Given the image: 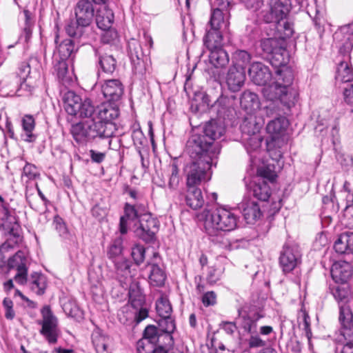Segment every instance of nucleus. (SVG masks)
Returning a JSON list of instances; mask_svg holds the SVG:
<instances>
[{"mask_svg": "<svg viewBox=\"0 0 353 353\" xmlns=\"http://www.w3.org/2000/svg\"><path fill=\"white\" fill-rule=\"evenodd\" d=\"M222 134V130L216 125L212 122L207 123L200 132L192 134L187 142L190 158L217 162L221 147L215 141Z\"/></svg>", "mask_w": 353, "mask_h": 353, "instance_id": "nucleus-1", "label": "nucleus"}, {"mask_svg": "<svg viewBox=\"0 0 353 353\" xmlns=\"http://www.w3.org/2000/svg\"><path fill=\"white\" fill-rule=\"evenodd\" d=\"M112 125L108 124L104 127L97 121L79 122L72 125L71 134L74 141L79 144L85 145L96 139L107 140L108 149H114L112 144Z\"/></svg>", "mask_w": 353, "mask_h": 353, "instance_id": "nucleus-2", "label": "nucleus"}, {"mask_svg": "<svg viewBox=\"0 0 353 353\" xmlns=\"http://www.w3.org/2000/svg\"><path fill=\"white\" fill-rule=\"evenodd\" d=\"M75 21H71L65 26V32L70 37L81 38L85 28L90 26L95 16V8L91 0H79L74 8Z\"/></svg>", "mask_w": 353, "mask_h": 353, "instance_id": "nucleus-3", "label": "nucleus"}, {"mask_svg": "<svg viewBox=\"0 0 353 353\" xmlns=\"http://www.w3.org/2000/svg\"><path fill=\"white\" fill-rule=\"evenodd\" d=\"M98 105L90 99H82L72 91H68L64 96V108L67 113L80 119H90L96 121Z\"/></svg>", "mask_w": 353, "mask_h": 353, "instance_id": "nucleus-4", "label": "nucleus"}, {"mask_svg": "<svg viewBox=\"0 0 353 353\" xmlns=\"http://www.w3.org/2000/svg\"><path fill=\"white\" fill-rule=\"evenodd\" d=\"M213 165L216 166V162L192 159L184 168L187 186H197L201 182L210 180L212 175L210 169Z\"/></svg>", "mask_w": 353, "mask_h": 353, "instance_id": "nucleus-5", "label": "nucleus"}, {"mask_svg": "<svg viewBox=\"0 0 353 353\" xmlns=\"http://www.w3.org/2000/svg\"><path fill=\"white\" fill-rule=\"evenodd\" d=\"M339 321L341 325L339 341L344 343L341 353H353V313L347 305L339 307Z\"/></svg>", "mask_w": 353, "mask_h": 353, "instance_id": "nucleus-6", "label": "nucleus"}, {"mask_svg": "<svg viewBox=\"0 0 353 353\" xmlns=\"http://www.w3.org/2000/svg\"><path fill=\"white\" fill-rule=\"evenodd\" d=\"M42 320L39 323L41 325L40 334L50 345L56 344L61 336L58 319L52 313L49 305H45L41 310Z\"/></svg>", "mask_w": 353, "mask_h": 353, "instance_id": "nucleus-7", "label": "nucleus"}, {"mask_svg": "<svg viewBox=\"0 0 353 353\" xmlns=\"http://www.w3.org/2000/svg\"><path fill=\"white\" fill-rule=\"evenodd\" d=\"M237 219V216L230 210L219 208L205 215L203 224H210L219 230L230 232L236 228Z\"/></svg>", "mask_w": 353, "mask_h": 353, "instance_id": "nucleus-8", "label": "nucleus"}, {"mask_svg": "<svg viewBox=\"0 0 353 353\" xmlns=\"http://www.w3.org/2000/svg\"><path fill=\"white\" fill-rule=\"evenodd\" d=\"M232 65L227 77V84L230 90L239 92L243 86V50H236L232 57Z\"/></svg>", "mask_w": 353, "mask_h": 353, "instance_id": "nucleus-9", "label": "nucleus"}, {"mask_svg": "<svg viewBox=\"0 0 353 353\" xmlns=\"http://www.w3.org/2000/svg\"><path fill=\"white\" fill-rule=\"evenodd\" d=\"M128 55L130 59L134 74L142 77L146 72L145 55L140 42L131 39L128 43Z\"/></svg>", "mask_w": 353, "mask_h": 353, "instance_id": "nucleus-10", "label": "nucleus"}, {"mask_svg": "<svg viewBox=\"0 0 353 353\" xmlns=\"http://www.w3.org/2000/svg\"><path fill=\"white\" fill-rule=\"evenodd\" d=\"M139 223V225L134 230L136 235L147 243L153 242L159 230V221L146 212Z\"/></svg>", "mask_w": 353, "mask_h": 353, "instance_id": "nucleus-11", "label": "nucleus"}, {"mask_svg": "<svg viewBox=\"0 0 353 353\" xmlns=\"http://www.w3.org/2000/svg\"><path fill=\"white\" fill-rule=\"evenodd\" d=\"M284 42L274 36V38H268L261 41V46L263 51L271 56L278 65H285L287 59L285 56L287 50L283 46Z\"/></svg>", "mask_w": 353, "mask_h": 353, "instance_id": "nucleus-12", "label": "nucleus"}, {"mask_svg": "<svg viewBox=\"0 0 353 353\" xmlns=\"http://www.w3.org/2000/svg\"><path fill=\"white\" fill-rule=\"evenodd\" d=\"M120 104L112 102H104L101 105H98L96 121L97 123L102 124L104 127L108 124L113 126L114 130L112 132V137L117 131V125L113 122L120 114L119 110Z\"/></svg>", "mask_w": 353, "mask_h": 353, "instance_id": "nucleus-13", "label": "nucleus"}, {"mask_svg": "<svg viewBox=\"0 0 353 353\" xmlns=\"http://www.w3.org/2000/svg\"><path fill=\"white\" fill-rule=\"evenodd\" d=\"M203 226L209 241L214 245L220 248L228 250L238 249L240 247L239 243H241V239H236L235 241H230L226 236L225 232H228L227 230H219L210 224H203Z\"/></svg>", "mask_w": 353, "mask_h": 353, "instance_id": "nucleus-14", "label": "nucleus"}, {"mask_svg": "<svg viewBox=\"0 0 353 353\" xmlns=\"http://www.w3.org/2000/svg\"><path fill=\"white\" fill-rule=\"evenodd\" d=\"M114 264V278L119 281L121 286L127 288L128 284L134 281V276L136 270L132 269V263L127 258L115 259Z\"/></svg>", "mask_w": 353, "mask_h": 353, "instance_id": "nucleus-15", "label": "nucleus"}, {"mask_svg": "<svg viewBox=\"0 0 353 353\" xmlns=\"http://www.w3.org/2000/svg\"><path fill=\"white\" fill-rule=\"evenodd\" d=\"M301 262V254L294 245H284L279 256V265L284 273L294 270Z\"/></svg>", "mask_w": 353, "mask_h": 353, "instance_id": "nucleus-16", "label": "nucleus"}, {"mask_svg": "<svg viewBox=\"0 0 353 353\" xmlns=\"http://www.w3.org/2000/svg\"><path fill=\"white\" fill-rule=\"evenodd\" d=\"M124 214L121 216L119 221V232L121 234L128 232V221H135L141 219L143 214L147 212V208L144 203H136L130 204L125 203L123 208Z\"/></svg>", "mask_w": 353, "mask_h": 353, "instance_id": "nucleus-17", "label": "nucleus"}, {"mask_svg": "<svg viewBox=\"0 0 353 353\" xmlns=\"http://www.w3.org/2000/svg\"><path fill=\"white\" fill-rule=\"evenodd\" d=\"M26 258L22 251H18L8 261V269H16L17 274L14 276V280L19 284L24 285L28 281V268L26 267Z\"/></svg>", "mask_w": 353, "mask_h": 353, "instance_id": "nucleus-18", "label": "nucleus"}, {"mask_svg": "<svg viewBox=\"0 0 353 353\" xmlns=\"http://www.w3.org/2000/svg\"><path fill=\"white\" fill-rule=\"evenodd\" d=\"M101 92L107 101L120 104L124 86L119 79H108L101 85Z\"/></svg>", "mask_w": 353, "mask_h": 353, "instance_id": "nucleus-19", "label": "nucleus"}, {"mask_svg": "<svg viewBox=\"0 0 353 353\" xmlns=\"http://www.w3.org/2000/svg\"><path fill=\"white\" fill-rule=\"evenodd\" d=\"M263 94L268 100L274 101L279 99L282 103L288 105L293 103L295 98L294 94L287 93L285 88L276 83V81L263 88Z\"/></svg>", "mask_w": 353, "mask_h": 353, "instance_id": "nucleus-20", "label": "nucleus"}, {"mask_svg": "<svg viewBox=\"0 0 353 353\" xmlns=\"http://www.w3.org/2000/svg\"><path fill=\"white\" fill-rule=\"evenodd\" d=\"M248 73L251 81L257 85H265L272 78L270 68L261 62L252 63Z\"/></svg>", "mask_w": 353, "mask_h": 353, "instance_id": "nucleus-21", "label": "nucleus"}, {"mask_svg": "<svg viewBox=\"0 0 353 353\" xmlns=\"http://www.w3.org/2000/svg\"><path fill=\"white\" fill-rule=\"evenodd\" d=\"M261 102L259 96L254 92L244 91V112L250 117H244V123L256 121V114L260 110Z\"/></svg>", "mask_w": 353, "mask_h": 353, "instance_id": "nucleus-22", "label": "nucleus"}, {"mask_svg": "<svg viewBox=\"0 0 353 353\" xmlns=\"http://www.w3.org/2000/svg\"><path fill=\"white\" fill-rule=\"evenodd\" d=\"M352 268L350 263L340 261L332 265L330 273L333 280L336 283H344L352 275Z\"/></svg>", "mask_w": 353, "mask_h": 353, "instance_id": "nucleus-23", "label": "nucleus"}, {"mask_svg": "<svg viewBox=\"0 0 353 353\" xmlns=\"http://www.w3.org/2000/svg\"><path fill=\"white\" fill-rule=\"evenodd\" d=\"M94 54L101 71L105 74H112L117 68V60L114 57L105 52L102 47L94 49Z\"/></svg>", "mask_w": 353, "mask_h": 353, "instance_id": "nucleus-24", "label": "nucleus"}, {"mask_svg": "<svg viewBox=\"0 0 353 353\" xmlns=\"http://www.w3.org/2000/svg\"><path fill=\"white\" fill-rule=\"evenodd\" d=\"M79 38L71 37L63 39L57 46V57L63 59H73L76 52L78 51L79 43L76 40Z\"/></svg>", "mask_w": 353, "mask_h": 353, "instance_id": "nucleus-25", "label": "nucleus"}, {"mask_svg": "<svg viewBox=\"0 0 353 353\" xmlns=\"http://www.w3.org/2000/svg\"><path fill=\"white\" fill-rule=\"evenodd\" d=\"M128 302L132 307H141L145 303V295L141 287L140 283L137 281H132L128 284Z\"/></svg>", "mask_w": 353, "mask_h": 353, "instance_id": "nucleus-26", "label": "nucleus"}, {"mask_svg": "<svg viewBox=\"0 0 353 353\" xmlns=\"http://www.w3.org/2000/svg\"><path fill=\"white\" fill-rule=\"evenodd\" d=\"M290 0H272L270 14L274 21L285 19L290 12Z\"/></svg>", "mask_w": 353, "mask_h": 353, "instance_id": "nucleus-27", "label": "nucleus"}, {"mask_svg": "<svg viewBox=\"0 0 353 353\" xmlns=\"http://www.w3.org/2000/svg\"><path fill=\"white\" fill-rule=\"evenodd\" d=\"M344 57V59L338 64L335 79L340 82H350L353 80V69L350 65V53H340Z\"/></svg>", "mask_w": 353, "mask_h": 353, "instance_id": "nucleus-28", "label": "nucleus"}, {"mask_svg": "<svg viewBox=\"0 0 353 353\" xmlns=\"http://www.w3.org/2000/svg\"><path fill=\"white\" fill-rule=\"evenodd\" d=\"M248 125L253 126L252 134H250V130L248 131L250 137L247 139L246 150L248 153H250L252 151L255 152L261 148L263 137L258 133L259 127L256 121H248L246 123H245L244 127Z\"/></svg>", "mask_w": 353, "mask_h": 353, "instance_id": "nucleus-29", "label": "nucleus"}, {"mask_svg": "<svg viewBox=\"0 0 353 353\" xmlns=\"http://www.w3.org/2000/svg\"><path fill=\"white\" fill-rule=\"evenodd\" d=\"M21 126L23 133L22 139L28 143L34 142L37 139V135L33 133L35 128V119L31 114H26L21 119Z\"/></svg>", "mask_w": 353, "mask_h": 353, "instance_id": "nucleus-30", "label": "nucleus"}, {"mask_svg": "<svg viewBox=\"0 0 353 353\" xmlns=\"http://www.w3.org/2000/svg\"><path fill=\"white\" fill-rule=\"evenodd\" d=\"M187 188L186 204L193 210L201 208L204 204L201 189L196 186H187Z\"/></svg>", "mask_w": 353, "mask_h": 353, "instance_id": "nucleus-31", "label": "nucleus"}, {"mask_svg": "<svg viewBox=\"0 0 353 353\" xmlns=\"http://www.w3.org/2000/svg\"><path fill=\"white\" fill-rule=\"evenodd\" d=\"M353 243V232H346L341 234L334 244L335 252L339 254H350L351 245Z\"/></svg>", "mask_w": 353, "mask_h": 353, "instance_id": "nucleus-32", "label": "nucleus"}, {"mask_svg": "<svg viewBox=\"0 0 353 353\" xmlns=\"http://www.w3.org/2000/svg\"><path fill=\"white\" fill-rule=\"evenodd\" d=\"M94 17L97 27L101 30L109 29L114 22V13L107 7L97 10Z\"/></svg>", "mask_w": 353, "mask_h": 353, "instance_id": "nucleus-33", "label": "nucleus"}, {"mask_svg": "<svg viewBox=\"0 0 353 353\" xmlns=\"http://www.w3.org/2000/svg\"><path fill=\"white\" fill-rule=\"evenodd\" d=\"M208 50L210 51V62L215 68H223L228 63L229 57L227 52L223 48V46L216 47L214 49H208Z\"/></svg>", "mask_w": 353, "mask_h": 353, "instance_id": "nucleus-34", "label": "nucleus"}, {"mask_svg": "<svg viewBox=\"0 0 353 353\" xmlns=\"http://www.w3.org/2000/svg\"><path fill=\"white\" fill-rule=\"evenodd\" d=\"M150 266L149 274L150 283L155 287H162L166 280V274L164 270L157 263L150 262L148 263Z\"/></svg>", "mask_w": 353, "mask_h": 353, "instance_id": "nucleus-35", "label": "nucleus"}, {"mask_svg": "<svg viewBox=\"0 0 353 353\" xmlns=\"http://www.w3.org/2000/svg\"><path fill=\"white\" fill-rule=\"evenodd\" d=\"M225 9H221L220 8L212 7L210 19L208 25L210 28L222 30V29L227 28L229 23L225 19L223 11Z\"/></svg>", "mask_w": 353, "mask_h": 353, "instance_id": "nucleus-36", "label": "nucleus"}, {"mask_svg": "<svg viewBox=\"0 0 353 353\" xmlns=\"http://www.w3.org/2000/svg\"><path fill=\"white\" fill-rule=\"evenodd\" d=\"M288 125V121L284 117L276 118L270 121L266 127L268 134L272 136V139L278 138L283 134Z\"/></svg>", "mask_w": 353, "mask_h": 353, "instance_id": "nucleus-37", "label": "nucleus"}, {"mask_svg": "<svg viewBox=\"0 0 353 353\" xmlns=\"http://www.w3.org/2000/svg\"><path fill=\"white\" fill-rule=\"evenodd\" d=\"M203 43L207 49H214L216 47L223 46L222 30L210 28L206 30L203 37Z\"/></svg>", "mask_w": 353, "mask_h": 353, "instance_id": "nucleus-38", "label": "nucleus"}, {"mask_svg": "<svg viewBox=\"0 0 353 353\" xmlns=\"http://www.w3.org/2000/svg\"><path fill=\"white\" fill-rule=\"evenodd\" d=\"M166 172L168 176V187L170 191L178 189L181 177L179 174V169L176 161L171 162L166 167Z\"/></svg>", "mask_w": 353, "mask_h": 353, "instance_id": "nucleus-39", "label": "nucleus"}, {"mask_svg": "<svg viewBox=\"0 0 353 353\" xmlns=\"http://www.w3.org/2000/svg\"><path fill=\"white\" fill-rule=\"evenodd\" d=\"M29 285L33 292L37 295H43L47 287V279L41 273L33 272L30 275Z\"/></svg>", "mask_w": 353, "mask_h": 353, "instance_id": "nucleus-40", "label": "nucleus"}, {"mask_svg": "<svg viewBox=\"0 0 353 353\" xmlns=\"http://www.w3.org/2000/svg\"><path fill=\"white\" fill-rule=\"evenodd\" d=\"M275 37L284 42L287 38H290L294 32L293 26L291 23L285 19H280L274 21Z\"/></svg>", "mask_w": 353, "mask_h": 353, "instance_id": "nucleus-41", "label": "nucleus"}, {"mask_svg": "<svg viewBox=\"0 0 353 353\" xmlns=\"http://www.w3.org/2000/svg\"><path fill=\"white\" fill-rule=\"evenodd\" d=\"M160 326L161 327V331L165 339L164 343L167 345H172L173 344L172 333L176 328L174 320H173L170 316L168 317H162Z\"/></svg>", "mask_w": 353, "mask_h": 353, "instance_id": "nucleus-42", "label": "nucleus"}, {"mask_svg": "<svg viewBox=\"0 0 353 353\" xmlns=\"http://www.w3.org/2000/svg\"><path fill=\"white\" fill-rule=\"evenodd\" d=\"M262 213L257 203L251 201L244 208V221L248 224H254L260 219Z\"/></svg>", "mask_w": 353, "mask_h": 353, "instance_id": "nucleus-43", "label": "nucleus"}, {"mask_svg": "<svg viewBox=\"0 0 353 353\" xmlns=\"http://www.w3.org/2000/svg\"><path fill=\"white\" fill-rule=\"evenodd\" d=\"M293 80L294 74L291 69L285 68L277 70L276 82L280 84L281 86H283L287 93H291L290 90Z\"/></svg>", "mask_w": 353, "mask_h": 353, "instance_id": "nucleus-44", "label": "nucleus"}, {"mask_svg": "<svg viewBox=\"0 0 353 353\" xmlns=\"http://www.w3.org/2000/svg\"><path fill=\"white\" fill-rule=\"evenodd\" d=\"M109 339L99 330H94L92 334V342L97 353H109L107 349Z\"/></svg>", "mask_w": 353, "mask_h": 353, "instance_id": "nucleus-45", "label": "nucleus"}, {"mask_svg": "<svg viewBox=\"0 0 353 353\" xmlns=\"http://www.w3.org/2000/svg\"><path fill=\"white\" fill-rule=\"evenodd\" d=\"M143 339H145L147 341H149L154 345L161 343V340L165 341L164 336L162 334L161 330L154 325H148L143 332Z\"/></svg>", "mask_w": 353, "mask_h": 353, "instance_id": "nucleus-46", "label": "nucleus"}, {"mask_svg": "<svg viewBox=\"0 0 353 353\" xmlns=\"http://www.w3.org/2000/svg\"><path fill=\"white\" fill-rule=\"evenodd\" d=\"M68 59H61L54 55L53 59L54 73L59 81H63L68 73Z\"/></svg>", "mask_w": 353, "mask_h": 353, "instance_id": "nucleus-47", "label": "nucleus"}, {"mask_svg": "<svg viewBox=\"0 0 353 353\" xmlns=\"http://www.w3.org/2000/svg\"><path fill=\"white\" fill-rule=\"evenodd\" d=\"M123 238L118 236L115 238L112 243L110 244L108 250V257L112 262L114 261L115 259H123L124 256H121L123 252Z\"/></svg>", "mask_w": 353, "mask_h": 353, "instance_id": "nucleus-48", "label": "nucleus"}, {"mask_svg": "<svg viewBox=\"0 0 353 353\" xmlns=\"http://www.w3.org/2000/svg\"><path fill=\"white\" fill-rule=\"evenodd\" d=\"M156 310L158 314L162 317L170 316L172 309L167 297L161 296L156 302Z\"/></svg>", "mask_w": 353, "mask_h": 353, "instance_id": "nucleus-49", "label": "nucleus"}, {"mask_svg": "<svg viewBox=\"0 0 353 353\" xmlns=\"http://www.w3.org/2000/svg\"><path fill=\"white\" fill-rule=\"evenodd\" d=\"M53 225L59 236L64 239H68L70 235L69 230L64 220L58 214L53 219Z\"/></svg>", "mask_w": 353, "mask_h": 353, "instance_id": "nucleus-50", "label": "nucleus"}, {"mask_svg": "<svg viewBox=\"0 0 353 353\" xmlns=\"http://www.w3.org/2000/svg\"><path fill=\"white\" fill-rule=\"evenodd\" d=\"M131 256L137 265L142 264L145 257V249L141 245H135L132 248Z\"/></svg>", "mask_w": 353, "mask_h": 353, "instance_id": "nucleus-51", "label": "nucleus"}, {"mask_svg": "<svg viewBox=\"0 0 353 353\" xmlns=\"http://www.w3.org/2000/svg\"><path fill=\"white\" fill-rule=\"evenodd\" d=\"M63 310L65 313L72 318L79 319L82 316V312L77 304L73 301H68L63 304Z\"/></svg>", "mask_w": 353, "mask_h": 353, "instance_id": "nucleus-52", "label": "nucleus"}, {"mask_svg": "<svg viewBox=\"0 0 353 353\" xmlns=\"http://www.w3.org/2000/svg\"><path fill=\"white\" fill-rule=\"evenodd\" d=\"M257 172L260 176L267 179L270 182H274L277 177V174L274 170V167L270 165L259 168Z\"/></svg>", "mask_w": 353, "mask_h": 353, "instance_id": "nucleus-53", "label": "nucleus"}, {"mask_svg": "<svg viewBox=\"0 0 353 353\" xmlns=\"http://www.w3.org/2000/svg\"><path fill=\"white\" fill-rule=\"evenodd\" d=\"M269 188L266 184L255 185L253 188V195L261 201L268 200L270 194Z\"/></svg>", "mask_w": 353, "mask_h": 353, "instance_id": "nucleus-54", "label": "nucleus"}, {"mask_svg": "<svg viewBox=\"0 0 353 353\" xmlns=\"http://www.w3.org/2000/svg\"><path fill=\"white\" fill-rule=\"evenodd\" d=\"M103 30L101 41L104 44H112L118 39V33L114 29L110 28Z\"/></svg>", "mask_w": 353, "mask_h": 353, "instance_id": "nucleus-55", "label": "nucleus"}, {"mask_svg": "<svg viewBox=\"0 0 353 353\" xmlns=\"http://www.w3.org/2000/svg\"><path fill=\"white\" fill-rule=\"evenodd\" d=\"M203 305L208 307L214 306L217 303V296L214 291H208L204 293L201 297Z\"/></svg>", "mask_w": 353, "mask_h": 353, "instance_id": "nucleus-56", "label": "nucleus"}, {"mask_svg": "<svg viewBox=\"0 0 353 353\" xmlns=\"http://www.w3.org/2000/svg\"><path fill=\"white\" fill-rule=\"evenodd\" d=\"M153 346L154 344L142 338L137 343V350L138 353H151Z\"/></svg>", "mask_w": 353, "mask_h": 353, "instance_id": "nucleus-57", "label": "nucleus"}, {"mask_svg": "<svg viewBox=\"0 0 353 353\" xmlns=\"http://www.w3.org/2000/svg\"><path fill=\"white\" fill-rule=\"evenodd\" d=\"M3 305L5 308V317L8 320H12L15 316L13 310V302L10 298H5L3 301Z\"/></svg>", "mask_w": 353, "mask_h": 353, "instance_id": "nucleus-58", "label": "nucleus"}, {"mask_svg": "<svg viewBox=\"0 0 353 353\" xmlns=\"http://www.w3.org/2000/svg\"><path fill=\"white\" fill-rule=\"evenodd\" d=\"M11 216L10 204L3 198V201H0V218L2 221H8Z\"/></svg>", "mask_w": 353, "mask_h": 353, "instance_id": "nucleus-59", "label": "nucleus"}, {"mask_svg": "<svg viewBox=\"0 0 353 353\" xmlns=\"http://www.w3.org/2000/svg\"><path fill=\"white\" fill-rule=\"evenodd\" d=\"M331 293L334 297L335 300L340 302L345 299L347 296V292L343 288L339 285L334 286L331 288Z\"/></svg>", "mask_w": 353, "mask_h": 353, "instance_id": "nucleus-60", "label": "nucleus"}, {"mask_svg": "<svg viewBox=\"0 0 353 353\" xmlns=\"http://www.w3.org/2000/svg\"><path fill=\"white\" fill-rule=\"evenodd\" d=\"M23 174L28 179H34L37 176V168L33 164L27 163L23 167Z\"/></svg>", "mask_w": 353, "mask_h": 353, "instance_id": "nucleus-61", "label": "nucleus"}, {"mask_svg": "<svg viewBox=\"0 0 353 353\" xmlns=\"http://www.w3.org/2000/svg\"><path fill=\"white\" fill-rule=\"evenodd\" d=\"M134 308L138 310L134 314V321L137 323H140L148 316V310L144 305Z\"/></svg>", "mask_w": 353, "mask_h": 353, "instance_id": "nucleus-62", "label": "nucleus"}, {"mask_svg": "<svg viewBox=\"0 0 353 353\" xmlns=\"http://www.w3.org/2000/svg\"><path fill=\"white\" fill-rule=\"evenodd\" d=\"M343 98L347 104L353 106V84L348 85L344 88Z\"/></svg>", "mask_w": 353, "mask_h": 353, "instance_id": "nucleus-63", "label": "nucleus"}, {"mask_svg": "<svg viewBox=\"0 0 353 353\" xmlns=\"http://www.w3.org/2000/svg\"><path fill=\"white\" fill-rule=\"evenodd\" d=\"M248 345L250 348L261 347L265 346V343L259 336H252L248 339Z\"/></svg>", "mask_w": 353, "mask_h": 353, "instance_id": "nucleus-64", "label": "nucleus"}]
</instances>
